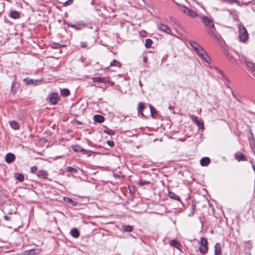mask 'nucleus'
<instances>
[{
    "label": "nucleus",
    "mask_w": 255,
    "mask_h": 255,
    "mask_svg": "<svg viewBox=\"0 0 255 255\" xmlns=\"http://www.w3.org/2000/svg\"><path fill=\"white\" fill-rule=\"evenodd\" d=\"M94 119L95 122L99 123H103L104 121V117L102 116L99 115L94 116Z\"/></svg>",
    "instance_id": "dca6fc26"
},
{
    "label": "nucleus",
    "mask_w": 255,
    "mask_h": 255,
    "mask_svg": "<svg viewBox=\"0 0 255 255\" xmlns=\"http://www.w3.org/2000/svg\"><path fill=\"white\" fill-rule=\"evenodd\" d=\"M218 71L222 75V77H224V74L222 71L218 69Z\"/></svg>",
    "instance_id": "a19ab883"
},
{
    "label": "nucleus",
    "mask_w": 255,
    "mask_h": 255,
    "mask_svg": "<svg viewBox=\"0 0 255 255\" xmlns=\"http://www.w3.org/2000/svg\"><path fill=\"white\" fill-rule=\"evenodd\" d=\"M210 162L209 157H203L200 160V164L202 166H206Z\"/></svg>",
    "instance_id": "4468645a"
},
{
    "label": "nucleus",
    "mask_w": 255,
    "mask_h": 255,
    "mask_svg": "<svg viewBox=\"0 0 255 255\" xmlns=\"http://www.w3.org/2000/svg\"><path fill=\"white\" fill-rule=\"evenodd\" d=\"M72 0H68L65 2L64 5L67 6L69 5L70 4L72 3Z\"/></svg>",
    "instance_id": "4c0bfd02"
},
{
    "label": "nucleus",
    "mask_w": 255,
    "mask_h": 255,
    "mask_svg": "<svg viewBox=\"0 0 255 255\" xmlns=\"http://www.w3.org/2000/svg\"><path fill=\"white\" fill-rule=\"evenodd\" d=\"M37 176L41 178H46L48 175V173L46 170H40L36 173Z\"/></svg>",
    "instance_id": "9b49d317"
},
{
    "label": "nucleus",
    "mask_w": 255,
    "mask_h": 255,
    "mask_svg": "<svg viewBox=\"0 0 255 255\" xmlns=\"http://www.w3.org/2000/svg\"><path fill=\"white\" fill-rule=\"evenodd\" d=\"M189 44L199 57L208 64L211 63L210 57L199 44L194 41H190Z\"/></svg>",
    "instance_id": "f257e3e1"
},
{
    "label": "nucleus",
    "mask_w": 255,
    "mask_h": 255,
    "mask_svg": "<svg viewBox=\"0 0 255 255\" xmlns=\"http://www.w3.org/2000/svg\"><path fill=\"white\" fill-rule=\"evenodd\" d=\"M236 158L239 161L242 160V161H245L247 160L246 157L245 155L240 152L236 153L235 154Z\"/></svg>",
    "instance_id": "2eb2a0df"
},
{
    "label": "nucleus",
    "mask_w": 255,
    "mask_h": 255,
    "mask_svg": "<svg viewBox=\"0 0 255 255\" xmlns=\"http://www.w3.org/2000/svg\"><path fill=\"white\" fill-rule=\"evenodd\" d=\"M10 126L11 128H12L13 129H14L15 130H16V129H18L19 128V126L18 123L14 121H11L10 123Z\"/></svg>",
    "instance_id": "a211bd4d"
},
{
    "label": "nucleus",
    "mask_w": 255,
    "mask_h": 255,
    "mask_svg": "<svg viewBox=\"0 0 255 255\" xmlns=\"http://www.w3.org/2000/svg\"><path fill=\"white\" fill-rule=\"evenodd\" d=\"M150 109L151 114L152 115H153V113H154V111H153L152 108V107H151V106H150Z\"/></svg>",
    "instance_id": "49530a36"
},
{
    "label": "nucleus",
    "mask_w": 255,
    "mask_h": 255,
    "mask_svg": "<svg viewBox=\"0 0 255 255\" xmlns=\"http://www.w3.org/2000/svg\"><path fill=\"white\" fill-rule=\"evenodd\" d=\"M144 108V106L143 104L142 103H139L138 104V112L139 113L141 112Z\"/></svg>",
    "instance_id": "c85d7f7f"
},
{
    "label": "nucleus",
    "mask_w": 255,
    "mask_h": 255,
    "mask_svg": "<svg viewBox=\"0 0 255 255\" xmlns=\"http://www.w3.org/2000/svg\"><path fill=\"white\" fill-rule=\"evenodd\" d=\"M71 234L74 238H78L79 237L80 234L78 230L74 228L71 230Z\"/></svg>",
    "instance_id": "6ab92c4d"
},
{
    "label": "nucleus",
    "mask_w": 255,
    "mask_h": 255,
    "mask_svg": "<svg viewBox=\"0 0 255 255\" xmlns=\"http://www.w3.org/2000/svg\"><path fill=\"white\" fill-rule=\"evenodd\" d=\"M73 149L76 152H81L82 150V148L78 145H75L72 146Z\"/></svg>",
    "instance_id": "b1692460"
},
{
    "label": "nucleus",
    "mask_w": 255,
    "mask_h": 255,
    "mask_svg": "<svg viewBox=\"0 0 255 255\" xmlns=\"http://www.w3.org/2000/svg\"><path fill=\"white\" fill-rule=\"evenodd\" d=\"M239 37L241 41L243 42L246 41L248 39L249 34L245 27L243 25L240 24L239 25Z\"/></svg>",
    "instance_id": "7ed1b4c3"
},
{
    "label": "nucleus",
    "mask_w": 255,
    "mask_h": 255,
    "mask_svg": "<svg viewBox=\"0 0 255 255\" xmlns=\"http://www.w3.org/2000/svg\"><path fill=\"white\" fill-rule=\"evenodd\" d=\"M196 124L199 127H200V126L203 127V122L202 121L198 120L197 122L196 123Z\"/></svg>",
    "instance_id": "f704fd0d"
},
{
    "label": "nucleus",
    "mask_w": 255,
    "mask_h": 255,
    "mask_svg": "<svg viewBox=\"0 0 255 255\" xmlns=\"http://www.w3.org/2000/svg\"><path fill=\"white\" fill-rule=\"evenodd\" d=\"M61 94L63 96L67 97L70 94V91L67 89H63L61 90Z\"/></svg>",
    "instance_id": "5701e85b"
},
{
    "label": "nucleus",
    "mask_w": 255,
    "mask_h": 255,
    "mask_svg": "<svg viewBox=\"0 0 255 255\" xmlns=\"http://www.w3.org/2000/svg\"><path fill=\"white\" fill-rule=\"evenodd\" d=\"M143 61L146 63L147 61V58L146 57H144L143 58Z\"/></svg>",
    "instance_id": "c03bdc74"
},
{
    "label": "nucleus",
    "mask_w": 255,
    "mask_h": 255,
    "mask_svg": "<svg viewBox=\"0 0 255 255\" xmlns=\"http://www.w3.org/2000/svg\"><path fill=\"white\" fill-rule=\"evenodd\" d=\"M4 218L5 220H7V221H8L10 219V218L9 217L6 216H4Z\"/></svg>",
    "instance_id": "79ce46f5"
},
{
    "label": "nucleus",
    "mask_w": 255,
    "mask_h": 255,
    "mask_svg": "<svg viewBox=\"0 0 255 255\" xmlns=\"http://www.w3.org/2000/svg\"><path fill=\"white\" fill-rule=\"evenodd\" d=\"M251 147H252V149L253 150L254 152L255 153V145L254 147H253V145L251 144Z\"/></svg>",
    "instance_id": "de8ad7c7"
},
{
    "label": "nucleus",
    "mask_w": 255,
    "mask_h": 255,
    "mask_svg": "<svg viewBox=\"0 0 255 255\" xmlns=\"http://www.w3.org/2000/svg\"><path fill=\"white\" fill-rule=\"evenodd\" d=\"M110 66H119L120 63L116 60H114L112 62H111Z\"/></svg>",
    "instance_id": "cd10ccee"
},
{
    "label": "nucleus",
    "mask_w": 255,
    "mask_h": 255,
    "mask_svg": "<svg viewBox=\"0 0 255 255\" xmlns=\"http://www.w3.org/2000/svg\"><path fill=\"white\" fill-rule=\"evenodd\" d=\"M58 98V94L56 93H53L50 95L49 101L52 104L55 105L57 102Z\"/></svg>",
    "instance_id": "6e6552de"
},
{
    "label": "nucleus",
    "mask_w": 255,
    "mask_h": 255,
    "mask_svg": "<svg viewBox=\"0 0 255 255\" xmlns=\"http://www.w3.org/2000/svg\"><path fill=\"white\" fill-rule=\"evenodd\" d=\"M14 177L16 178V180L21 182L23 181L24 178L23 175L19 173H15Z\"/></svg>",
    "instance_id": "aec40b11"
},
{
    "label": "nucleus",
    "mask_w": 255,
    "mask_h": 255,
    "mask_svg": "<svg viewBox=\"0 0 255 255\" xmlns=\"http://www.w3.org/2000/svg\"><path fill=\"white\" fill-rule=\"evenodd\" d=\"M105 132H106V133H107L109 135H112L114 133V132L112 130H105Z\"/></svg>",
    "instance_id": "e433bc0d"
},
{
    "label": "nucleus",
    "mask_w": 255,
    "mask_h": 255,
    "mask_svg": "<svg viewBox=\"0 0 255 255\" xmlns=\"http://www.w3.org/2000/svg\"><path fill=\"white\" fill-rule=\"evenodd\" d=\"M122 229L124 232H130L132 231V227L129 225H124Z\"/></svg>",
    "instance_id": "4be33fe9"
},
{
    "label": "nucleus",
    "mask_w": 255,
    "mask_h": 255,
    "mask_svg": "<svg viewBox=\"0 0 255 255\" xmlns=\"http://www.w3.org/2000/svg\"><path fill=\"white\" fill-rule=\"evenodd\" d=\"M152 43V41L150 39H147L145 40V46L146 48H149L151 47Z\"/></svg>",
    "instance_id": "393cba45"
},
{
    "label": "nucleus",
    "mask_w": 255,
    "mask_h": 255,
    "mask_svg": "<svg viewBox=\"0 0 255 255\" xmlns=\"http://www.w3.org/2000/svg\"><path fill=\"white\" fill-rule=\"evenodd\" d=\"M181 10L183 13L191 17L194 18L198 16L197 13L194 10L190 9L187 7L183 6Z\"/></svg>",
    "instance_id": "423d86ee"
},
{
    "label": "nucleus",
    "mask_w": 255,
    "mask_h": 255,
    "mask_svg": "<svg viewBox=\"0 0 255 255\" xmlns=\"http://www.w3.org/2000/svg\"><path fill=\"white\" fill-rule=\"evenodd\" d=\"M158 29L168 34L172 35V31L170 28L166 24L160 23L157 25Z\"/></svg>",
    "instance_id": "39448f33"
},
{
    "label": "nucleus",
    "mask_w": 255,
    "mask_h": 255,
    "mask_svg": "<svg viewBox=\"0 0 255 255\" xmlns=\"http://www.w3.org/2000/svg\"><path fill=\"white\" fill-rule=\"evenodd\" d=\"M214 255H222L221 246L219 243L214 246Z\"/></svg>",
    "instance_id": "9d476101"
},
{
    "label": "nucleus",
    "mask_w": 255,
    "mask_h": 255,
    "mask_svg": "<svg viewBox=\"0 0 255 255\" xmlns=\"http://www.w3.org/2000/svg\"><path fill=\"white\" fill-rule=\"evenodd\" d=\"M64 200L66 201L67 202L71 204L73 206H75L76 205L75 201L72 200L71 199H70L69 198H65Z\"/></svg>",
    "instance_id": "bb28decb"
},
{
    "label": "nucleus",
    "mask_w": 255,
    "mask_h": 255,
    "mask_svg": "<svg viewBox=\"0 0 255 255\" xmlns=\"http://www.w3.org/2000/svg\"><path fill=\"white\" fill-rule=\"evenodd\" d=\"M150 109L151 114L152 115H153V113H154V111H153L152 108V107H151V106H150Z\"/></svg>",
    "instance_id": "a18cd8bd"
},
{
    "label": "nucleus",
    "mask_w": 255,
    "mask_h": 255,
    "mask_svg": "<svg viewBox=\"0 0 255 255\" xmlns=\"http://www.w3.org/2000/svg\"><path fill=\"white\" fill-rule=\"evenodd\" d=\"M178 244V242L175 240H171L170 243V246L174 247H177V246Z\"/></svg>",
    "instance_id": "7c9ffc66"
},
{
    "label": "nucleus",
    "mask_w": 255,
    "mask_h": 255,
    "mask_svg": "<svg viewBox=\"0 0 255 255\" xmlns=\"http://www.w3.org/2000/svg\"><path fill=\"white\" fill-rule=\"evenodd\" d=\"M168 196L170 198H171L172 199H174V200H175L177 201H180L179 197L172 192H171V191L169 192Z\"/></svg>",
    "instance_id": "f3484780"
},
{
    "label": "nucleus",
    "mask_w": 255,
    "mask_h": 255,
    "mask_svg": "<svg viewBox=\"0 0 255 255\" xmlns=\"http://www.w3.org/2000/svg\"><path fill=\"white\" fill-rule=\"evenodd\" d=\"M189 116L193 122L196 123L198 121L197 117L194 115H190Z\"/></svg>",
    "instance_id": "2f4dec72"
},
{
    "label": "nucleus",
    "mask_w": 255,
    "mask_h": 255,
    "mask_svg": "<svg viewBox=\"0 0 255 255\" xmlns=\"http://www.w3.org/2000/svg\"><path fill=\"white\" fill-rule=\"evenodd\" d=\"M28 252V251H25V254H26V253H27V252Z\"/></svg>",
    "instance_id": "8fccbe9b"
},
{
    "label": "nucleus",
    "mask_w": 255,
    "mask_h": 255,
    "mask_svg": "<svg viewBox=\"0 0 255 255\" xmlns=\"http://www.w3.org/2000/svg\"><path fill=\"white\" fill-rule=\"evenodd\" d=\"M29 252H34V250H31Z\"/></svg>",
    "instance_id": "09e8293b"
},
{
    "label": "nucleus",
    "mask_w": 255,
    "mask_h": 255,
    "mask_svg": "<svg viewBox=\"0 0 255 255\" xmlns=\"http://www.w3.org/2000/svg\"><path fill=\"white\" fill-rule=\"evenodd\" d=\"M15 157L13 153H8L5 155V160L8 163H10L15 160Z\"/></svg>",
    "instance_id": "1a4fd4ad"
},
{
    "label": "nucleus",
    "mask_w": 255,
    "mask_h": 255,
    "mask_svg": "<svg viewBox=\"0 0 255 255\" xmlns=\"http://www.w3.org/2000/svg\"><path fill=\"white\" fill-rule=\"evenodd\" d=\"M224 54L227 57V58L229 59V60L233 63H235L237 62V60L236 58H235L228 51H224Z\"/></svg>",
    "instance_id": "f8f14e48"
},
{
    "label": "nucleus",
    "mask_w": 255,
    "mask_h": 255,
    "mask_svg": "<svg viewBox=\"0 0 255 255\" xmlns=\"http://www.w3.org/2000/svg\"><path fill=\"white\" fill-rule=\"evenodd\" d=\"M107 143L110 146H113L114 145V142L113 141L108 140L107 141Z\"/></svg>",
    "instance_id": "58836bf2"
},
{
    "label": "nucleus",
    "mask_w": 255,
    "mask_h": 255,
    "mask_svg": "<svg viewBox=\"0 0 255 255\" xmlns=\"http://www.w3.org/2000/svg\"><path fill=\"white\" fill-rule=\"evenodd\" d=\"M92 80L94 82L103 83L105 82V78L101 77H93Z\"/></svg>",
    "instance_id": "412c9836"
},
{
    "label": "nucleus",
    "mask_w": 255,
    "mask_h": 255,
    "mask_svg": "<svg viewBox=\"0 0 255 255\" xmlns=\"http://www.w3.org/2000/svg\"><path fill=\"white\" fill-rule=\"evenodd\" d=\"M245 60V63L249 70L251 71H255V64L251 61H248L244 56H242Z\"/></svg>",
    "instance_id": "0eeeda50"
},
{
    "label": "nucleus",
    "mask_w": 255,
    "mask_h": 255,
    "mask_svg": "<svg viewBox=\"0 0 255 255\" xmlns=\"http://www.w3.org/2000/svg\"><path fill=\"white\" fill-rule=\"evenodd\" d=\"M150 183V182L149 181H143L142 180H139L138 181V184L140 186H143V185H147V184H148Z\"/></svg>",
    "instance_id": "a878e982"
},
{
    "label": "nucleus",
    "mask_w": 255,
    "mask_h": 255,
    "mask_svg": "<svg viewBox=\"0 0 255 255\" xmlns=\"http://www.w3.org/2000/svg\"><path fill=\"white\" fill-rule=\"evenodd\" d=\"M24 81L28 84H32L33 83V80L32 79H24Z\"/></svg>",
    "instance_id": "473e14b6"
},
{
    "label": "nucleus",
    "mask_w": 255,
    "mask_h": 255,
    "mask_svg": "<svg viewBox=\"0 0 255 255\" xmlns=\"http://www.w3.org/2000/svg\"><path fill=\"white\" fill-rule=\"evenodd\" d=\"M201 20L206 26L209 34L212 37H215V27L212 20L207 16H204L202 17Z\"/></svg>",
    "instance_id": "f03ea898"
},
{
    "label": "nucleus",
    "mask_w": 255,
    "mask_h": 255,
    "mask_svg": "<svg viewBox=\"0 0 255 255\" xmlns=\"http://www.w3.org/2000/svg\"><path fill=\"white\" fill-rule=\"evenodd\" d=\"M9 16L14 19L18 18L20 16L19 13L15 10H12L10 12Z\"/></svg>",
    "instance_id": "ddd939ff"
},
{
    "label": "nucleus",
    "mask_w": 255,
    "mask_h": 255,
    "mask_svg": "<svg viewBox=\"0 0 255 255\" xmlns=\"http://www.w3.org/2000/svg\"><path fill=\"white\" fill-rule=\"evenodd\" d=\"M208 242L206 238L202 237L201 238L200 246L199 247V251L201 253L205 254L208 251Z\"/></svg>",
    "instance_id": "20e7f679"
},
{
    "label": "nucleus",
    "mask_w": 255,
    "mask_h": 255,
    "mask_svg": "<svg viewBox=\"0 0 255 255\" xmlns=\"http://www.w3.org/2000/svg\"><path fill=\"white\" fill-rule=\"evenodd\" d=\"M67 171L68 172H77V170L76 169L70 166H68L67 167Z\"/></svg>",
    "instance_id": "c756f323"
},
{
    "label": "nucleus",
    "mask_w": 255,
    "mask_h": 255,
    "mask_svg": "<svg viewBox=\"0 0 255 255\" xmlns=\"http://www.w3.org/2000/svg\"><path fill=\"white\" fill-rule=\"evenodd\" d=\"M80 45L82 48H86L87 47L86 43L83 42H81Z\"/></svg>",
    "instance_id": "ea45409f"
},
{
    "label": "nucleus",
    "mask_w": 255,
    "mask_h": 255,
    "mask_svg": "<svg viewBox=\"0 0 255 255\" xmlns=\"http://www.w3.org/2000/svg\"><path fill=\"white\" fill-rule=\"evenodd\" d=\"M37 170L36 166H33L31 167L30 170L32 173H35Z\"/></svg>",
    "instance_id": "72a5a7b5"
},
{
    "label": "nucleus",
    "mask_w": 255,
    "mask_h": 255,
    "mask_svg": "<svg viewBox=\"0 0 255 255\" xmlns=\"http://www.w3.org/2000/svg\"><path fill=\"white\" fill-rule=\"evenodd\" d=\"M170 20H171L172 21H173V22H175L176 20H175L173 17H171L170 18Z\"/></svg>",
    "instance_id": "37998d69"
},
{
    "label": "nucleus",
    "mask_w": 255,
    "mask_h": 255,
    "mask_svg": "<svg viewBox=\"0 0 255 255\" xmlns=\"http://www.w3.org/2000/svg\"><path fill=\"white\" fill-rule=\"evenodd\" d=\"M82 150L81 152H82L83 154H87L89 155H90V153H91V151L89 150H85L84 148H82Z\"/></svg>",
    "instance_id": "c9c22d12"
}]
</instances>
